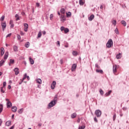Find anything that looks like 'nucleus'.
<instances>
[{
  "label": "nucleus",
  "mask_w": 129,
  "mask_h": 129,
  "mask_svg": "<svg viewBox=\"0 0 129 129\" xmlns=\"http://www.w3.org/2000/svg\"><path fill=\"white\" fill-rule=\"evenodd\" d=\"M15 74V75H18L19 73H20V71L19 70V68H16L14 69Z\"/></svg>",
  "instance_id": "nucleus-8"
},
{
  "label": "nucleus",
  "mask_w": 129,
  "mask_h": 129,
  "mask_svg": "<svg viewBox=\"0 0 129 129\" xmlns=\"http://www.w3.org/2000/svg\"><path fill=\"white\" fill-rule=\"evenodd\" d=\"M13 49L15 52H18V46L16 45L14 46Z\"/></svg>",
  "instance_id": "nucleus-28"
},
{
  "label": "nucleus",
  "mask_w": 129,
  "mask_h": 129,
  "mask_svg": "<svg viewBox=\"0 0 129 129\" xmlns=\"http://www.w3.org/2000/svg\"><path fill=\"white\" fill-rule=\"evenodd\" d=\"M121 23L122 24V25H123V26H124V27H125L126 26V22L124 20H122L121 21Z\"/></svg>",
  "instance_id": "nucleus-23"
},
{
  "label": "nucleus",
  "mask_w": 129,
  "mask_h": 129,
  "mask_svg": "<svg viewBox=\"0 0 129 129\" xmlns=\"http://www.w3.org/2000/svg\"><path fill=\"white\" fill-rule=\"evenodd\" d=\"M26 78H27V74H25L24 75V77H23V81H24V80L25 79H26Z\"/></svg>",
  "instance_id": "nucleus-44"
},
{
  "label": "nucleus",
  "mask_w": 129,
  "mask_h": 129,
  "mask_svg": "<svg viewBox=\"0 0 129 129\" xmlns=\"http://www.w3.org/2000/svg\"><path fill=\"white\" fill-rule=\"evenodd\" d=\"M115 118H116V115L115 114H114L113 116V120L114 121L115 120Z\"/></svg>",
  "instance_id": "nucleus-43"
},
{
  "label": "nucleus",
  "mask_w": 129,
  "mask_h": 129,
  "mask_svg": "<svg viewBox=\"0 0 129 129\" xmlns=\"http://www.w3.org/2000/svg\"><path fill=\"white\" fill-rule=\"evenodd\" d=\"M5 20V16H2L1 18L0 21H3Z\"/></svg>",
  "instance_id": "nucleus-41"
},
{
  "label": "nucleus",
  "mask_w": 129,
  "mask_h": 129,
  "mask_svg": "<svg viewBox=\"0 0 129 129\" xmlns=\"http://www.w3.org/2000/svg\"><path fill=\"white\" fill-rule=\"evenodd\" d=\"M23 112V109H20L18 110V113H22Z\"/></svg>",
  "instance_id": "nucleus-47"
},
{
  "label": "nucleus",
  "mask_w": 129,
  "mask_h": 129,
  "mask_svg": "<svg viewBox=\"0 0 129 129\" xmlns=\"http://www.w3.org/2000/svg\"><path fill=\"white\" fill-rule=\"evenodd\" d=\"M9 24H10V25H11L10 28H13L14 26V21H13V20H10Z\"/></svg>",
  "instance_id": "nucleus-13"
},
{
  "label": "nucleus",
  "mask_w": 129,
  "mask_h": 129,
  "mask_svg": "<svg viewBox=\"0 0 129 129\" xmlns=\"http://www.w3.org/2000/svg\"><path fill=\"white\" fill-rule=\"evenodd\" d=\"M96 72H97V73H100L101 74H103V71H102V70L97 69L96 70Z\"/></svg>",
  "instance_id": "nucleus-15"
},
{
  "label": "nucleus",
  "mask_w": 129,
  "mask_h": 129,
  "mask_svg": "<svg viewBox=\"0 0 129 129\" xmlns=\"http://www.w3.org/2000/svg\"><path fill=\"white\" fill-rule=\"evenodd\" d=\"M1 26L2 27L3 31H5V29L7 28V23H6V22H2Z\"/></svg>",
  "instance_id": "nucleus-5"
},
{
  "label": "nucleus",
  "mask_w": 129,
  "mask_h": 129,
  "mask_svg": "<svg viewBox=\"0 0 129 129\" xmlns=\"http://www.w3.org/2000/svg\"><path fill=\"white\" fill-rule=\"evenodd\" d=\"M76 67H77V65H76V64H73V66L72 67V71H75L76 69Z\"/></svg>",
  "instance_id": "nucleus-10"
},
{
  "label": "nucleus",
  "mask_w": 129,
  "mask_h": 129,
  "mask_svg": "<svg viewBox=\"0 0 129 129\" xmlns=\"http://www.w3.org/2000/svg\"><path fill=\"white\" fill-rule=\"evenodd\" d=\"M25 47H26V48H29V47H30V43L29 42H27L25 44Z\"/></svg>",
  "instance_id": "nucleus-34"
},
{
  "label": "nucleus",
  "mask_w": 129,
  "mask_h": 129,
  "mask_svg": "<svg viewBox=\"0 0 129 129\" xmlns=\"http://www.w3.org/2000/svg\"><path fill=\"white\" fill-rule=\"evenodd\" d=\"M111 92H112L111 90L109 91L107 93L105 94V96H109L110 94H111Z\"/></svg>",
  "instance_id": "nucleus-14"
},
{
  "label": "nucleus",
  "mask_w": 129,
  "mask_h": 129,
  "mask_svg": "<svg viewBox=\"0 0 129 129\" xmlns=\"http://www.w3.org/2000/svg\"><path fill=\"white\" fill-rule=\"evenodd\" d=\"M117 70V66L115 65L113 66V72L114 73H116Z\"/></svg>",
  "instance_id": "nucleus-9"
},
{
  "label": "nucleus",
  "mask_w": 129,
  "mask_h": 129,
  "mask_svg": "<svg viewBox=\"0 0 129 129\" xmlns=\"http://www.w3.org/2000/svg\"><path fill=\"white\" fill-rule=\"evenodd\" d=\"M122 109H123V110H126L127 108H126V107H123L122 108Z\"/></svg>",
  "instance_id": "nucleus-53"
},
{
  "label": "nucleus",
  "mask_w": 129,
  "mask_h": 129,
  "mask_svg": "<svg viewBox=\"0 0 129 129\" xmlns=\"http://www.w3.org/2000/svg\"><path fill=\"white\" fill-rule=\"evenodd\" d=\"M1 56H3V55H4V54H5V48H4V47H2L1 49Z\"/></svg>",
  "instance_id": "nucleus-16"
},
{
  "label": "nucleus",
  "mask_w": 129,
  "mask_h": 129,
  "mask_svg": "<svg viewBox=\"0 0 129 129\" xmlns=\"http://www.w3.org/2000/svg\"><path fill=\"white\" fill-rule=\"evenodd\" d=\"M26 78L28 79V80H30V77H29V76H27Z\"/></svg>",
  "instance_id": "nucleus-55"
},
{
  "label": "nucleus",
  "mask_w": 129,
  "mask_h": 129,
  "mask_svg": "<svg viewBox=\"0 0 129 129\" xmlns=\"http://www.w3.org/2000/svg\"><path fill=\"white\" fill-rule=\"evenodd\" d=\"M85 4V0H81V6H83Z\"/></svg>",
  "instance_id": "nucleus-38"
},
{
  "label": "nucleus",
  "mask_w": 129,
  "mask_h": 129,
  "mask_svg": "<svg viewBox=\"0 0 129 129\" xmlns=\"http://www.w3.org/2000/svg\"><path fill=\"white\" fill-rule=\"evenodd\" d=\"M42 33H43V35H46V32L45 31H43Z\"/></svg>",
  "instance_id": "nucleus-59"
},
{
  "label": "nucleus",
  "mask_w": 129,
  "mask_h": 129,
  "mask_svg": "<svg viewBox=\"0 0 129 129\" xmlns=\"http://www.w3.org/2000/svg\"><path fill=\"white\" fill-rule=\"evenodd\" d=\"M89 21H92L94 19V15L92 14L88 18Z\"/></svg>",
  "instance_id": "nucleus-12"
},
{
  "label": "nucleus",
  "mask_w": 129,
  "mask_h": 129,
  "mask_svg": "<svg viewBox=\"0 0 129 129\" xmlns=\"http://www.w3.org/2000/svg\"><path fill=\"white\" fill-rule=\"evenodd\" d=\"M60 13L61 14H65V9L64 8H62L60 10Z\"/></svg>",
  "instance_id": "nucleus-33"
},
{
  "label": "nucleus",
  "mask_w": 129,
  "mask_h": 129,
  "mask_svg": "<svg viewBox=\"0 0 129 129\" xmlns=\"http://www.w3.org/2000/svg\"><path fill=\"white\" fill-rule=\"evenodd\" d=\"M95 67L96 68H98V69H100V67L97 63L95 64Z\"/></svg>",
  "instance_id": "nucleus-39"
},
{
  "label": "nucleus",
  "mask_w": 129,
  "mask_h": 129,
  "mask_svg": "<svg viewBox=\"0 0 129 129\" xmlns=\"http://www.w3.org/2000/svg\"><path fill=\"white\" fill-rule=\"evenodd\" d=\"M11 123H12V122L11 121H8L6 122V124L7 126H10Z\"/></svg>",
  "instance_id": "nucleus-26"
},
{
  "label": "nucleus",
  "mask_w": 129,
  "mask_h": 129,
  "mask_svg": "<svg viewBox=\"0 0 129 129\" xmlns=\"http://www.w3.org/2000/svg\"><path fill=\"white\" fill-rule=\"evenodd\" d=\"M95 114L97 117H100L101 116V111L100 110H96L95 112Z\"/></svg>",
  "instance_id": "nucleus-3"
},
{
  "label": "nucleus",
  "mask_w": 129,
  "mask_h": 129,
  "mask_svg": "<svg viewBox=\"0 0 129 129\" xmlns=\"http://www.w3.org/2000/svg\"><path fill=\"white\" fill-rule=\"evenodd\" d=\"M85 126L83 125L81 126V129H85Z\"/></svg>",
  "instance_id": "nucleus-56"
},
{
  "label": "nucleus",
  "mask_w": 129,
  "mask_h": 129,
  "mask_svg": "<svg viewBox=\"0 0 129 129\" xmlns=\"http://www.w3.org/2000/svg\"><path fill=\"white\" fill-rule=\"evenodd\" d=\"M94 120L95 122H97V121H98V120H97V118H96V117H95L94 118Z\"/></svg>",
  "instance_id": "nucleus-49"
},
{
  "label": "nucleus",
  "mask_w": 129,
  "mask_h": 129,
  "mask_svg": "<svg viewBox=\"0 0 129 129\" xmlns=\"http://www.w3.org/2000/svg\"><path fill=\"white\" fill-rule=\"evenodd\" d=\"M2 123H3V121H2L1 119H0V126L2 125Z\"/></svg>",
  "instance_id": "nucleus-62"
},
{
  "label": "nucleus",
  "mask_w": 129,
  "mask_h": 129,
  "mask_svg": "<svg viewBox=\"0 0 129 129\" xmlns=\"http://www.w3.org/2000/svg\"><path fill=\"white\" fill-rule=\"evenodd\" d=\"M4 63H5V60H2L0 61V67H2V66H3V65L4 64Z\"/></svg>",
  "instance_id": "nucleus-29"
},
{
  "label": "nucleus",
  "mask_w": 129,
  "mask_h": 129,
  "mask_svg": "<svg viewBox=\"0 0 129 129\" xmlns=\"http://www.w3.org/2000/svg\"><path fill=\"white\" fill-rule=\"evenodd\" d=\"M100 93L101 95H103L104 93L103 92V91L102 90V89H100Z\"/></svg>",
  "instance_id": "nucleus-37"
},
{
  "label": "nucleus",
  "mask_w": 129,
  "mask_h": 129,
  "mask_svg": "<svg viewBox=\"0 0 129 129\" xmlns=\"http://www.w3.org/2000/svg\"><path fill=\"white\" fill-rule=\"evenodd\" d=\"M24 31H25V32H28V29L29 28V25H28V24H27V23H24Z\"/></svg>",
  "instance_id": "nucleus-6"
},
{
  "label": "nucleus",
  "mask_w": 129,
  "mask_h": 129,
  "mask_svg": "<svg viewBox=\"0 0 129 129\" xmlns=\"http://www.w3.org/2000/svg\"><path fill=\"white\" fill-rule=\"evenodd\" d=\"M15 63V60L11 59L10 60L9 66H11V64Z\"/></svg>",
  "instance_id": "nucleus-21"
},
{
  "label": "nucleus",
  "mask_w": 129,
  "mask_h": 129,
  "mask_svg": "<svg viewBox=\"0 0 129 129\" xmlns=\"http://www.w3.org/2000/svg\"><path fill=\"white\" fill-rule=\"evenodd\" d=\"M66 20V17L64 15H61V21L63 22V21Z\"/></svg>",
  "instance_id": "nucleus-20"
},
{
  "label": "nucleus",
  "mask_w": 129,
  "mask_h": 129,
  "mask_svg": "<svg viewBox=\"0 0 129 129\" xmlns=\"http://www.w3.org/2000/svg\"><path fill=\"white\" fill-rule=\"evenodd\" d=\"M6 85H7V82H4L3 83V87H3V88H5Z\"/></svg>",
  "instance_id": "nucleus-42"
},
{
  "label": "nucleus",
  "mask_w": 129,
  "mask_h": 129,
  "mask_svg": "<svg viewBox=\"0 0 129 129\" xmlns=\"http://www.w3.org/2000/svg\"><path fill=\"white\" fill-rule=\"evenodd\" d=\"M4 109V106L3 104H0V113H2L3 110Z\"/></svg>",
  "instance_id": "nucleus-24"
},
{
  "label": "nucleus",
  "mask_w": 129,
  "mask_h": 129,
  "mask_svg": "<svg viewBox=\"0 0 129 129\" xmlns=\"http://www.w3.org/2000/svg\"><path fill=\"white\" fill-rule=\"evenodd\" d=\"M60 62L61 64H63V59H60Z\"/></svg>",
  "instance_id": "nucleus-57"
},
{
  "label": "nucleus",
  "mask_w": 129,
  "mask_h": 129,
  "mask_svg": "<svg viewBox=\"0 0 129 129\" xmlns=\"http://www.w3.org/2000/svg\"><path fill=\"white\" fill-rule=\"evenodd\" d=\"M36 81L38 84H42V80L41 79H38Z\"/></svg>",
  "instance_id": "nucleus-19"
},
{
  "label": "nucleus",
  "mask_w": 129,
  "mask_h": 129,
  "mask_svg": "<svg viewBox=\"0 0 129 129\" xmlns=\"http://www.w3.org/2000/svg\"><path fill=\"white\" fill-rule=\"evenodd\" d=\"M64 30H65V27H63V26H61V27H60V30H61V31H64Z\"/></svg>",
  "instance_id": "nucleus-45"
},
{
  "label": "nucleus",
  "mask_w": 129,
  "mask_h": 129,
  "mask_svg": "<svg viewBox=\"0 0 129 129\" xmlns=\"http://www.w3.org/2000/svg\"><path fill=\"white\" fill-rule=\"evenodd\" d=\"M115 33L117 34V35H118L119 34V32H118V29L116 28L115 29Z\"/></svg>",
  "instance_id": "nucleus-35"
},
{
  "label": "nucleus",
  "mask_w": 129,
  "mask_h": 129,
  "mask_svg": "<svg viewBox=\"0 0 129 129\" xmlns=\"http://www.w3.org/2000/svg\"><path fill=\"white\" fill-rule=\"evenodd\" d=\"M116 57L117 59H120L121 58V53H119V54L116 55Z\"/></svg>",
  "instance_id": "nucleus-25"
},
{
  "label": "nucleus",
  "mask_w": 129,
  "mask_h": 129,
  "mask_svg": "<svg viewBox=\"0 0 129 129\" xmlns=\"http://www.w3.org/2000/svg\"><path fill=\"white\" fill-rule=\"evenodd\" d=\"M15 128V125H13L10 129H14Z\"/></svg>",
  "instance_id": "nucleus-58"
},
{
  "label": "nucleus",
  "mask_w": 129,
  "mask_h": 129,
  "mask_svg": "<svg viewBox=\"0 0 129 129\" xmlns=\"http://www.w3.org/2000/svg\"><path fill=\"white\" fill-rule=\"evenodd\" d=\"M56 86V82L53 81L52 83L51 84V89H55V87Z\"/></svg>",
  "instance_id": "nucleus-7"
},
{
  "label": "nucleus",
  "mask_w": 129,
  "mask_h": 129,
  "mask_svg": "<svg viewBox=\"0 0 129 129\" xmlns=\"http://www.w3.org/2000/svg\"><path fill=\"white\" fill-rule=\"evenodd\" d=\"M11 36H12V33L9 34L7 36V38H8V37H11Z\"/></svg>",
  "instance_id": "nucleus-52"
},
{
  "label": "nucleus",
  "mask_w": 129,
  "mask_h": 129,
  "mask_svg": "<svg viewBox=\"0 0 129 129\" xmlns=\"http://www.w3.org/2000/svg\"><path fill=\"white\" fill-rule=\"evenodd\" d=\"M4 87H1V92H2L3 93H5V90H4Z\"/></svg>",
  "instance_id": "nucleus-46"
},
{
  "label": "nucleus",
  "mask_w": 129,
  "mask_h": 129,
  "mask_svg": "<svg viewBox=\"0 0 129 129\" xmlns=\"http://www.w3.org/2000/svg\"><path fill=\"white\" fill-rule=\"evenodd\" d=\"M29 61H30L31 64L32 65H33V64H34V59H32V58H31V57H29Z\"/></svg>",
  "instance_id": "nucleus-22"
},
{
  "label": "nucleus",
  "mask_w": 129,
  "mask_h": 129,
  "mask_svg": "<svg viewBox=\"0 0 129 129\" xmlns=\"http://www.w3.org/2000/svg\"><path fill=\"white\" fill-rule=\"evenodd\" d=\"M100 9H101V10H102L103 9V6L101 5L100 7Z\"/></svg>",
  "instance_id": "nucleus-60"
},
{
  "label": "nucleus",
  "mask_w": 129,
  "mask_h": 129,
  "mask_svg": "<svg viewBox=\"0 0 129 129\" xmlns=\"http://www.w3.org/2000/svg\"><path fill=\"white\" fill-rule=\"evenodd\" d=\"M77 114L75 113H73L71 115L72 118H75V117L77 116Z\"/></svg>",
  "instance_id": "nucleus-27"
},
{
  "label": "nucleus",
  "mask_w": 129,
  "mask_h": 129,
  "mask_svg": "<svg viewBox=\"0 0 129 129\" xmlns=\"http://www.w3.org/2000/svg\"><path fill=\"white\" fill-rule=\"evenodd\" d=\"M112 24L113 26H116V20H113L112 21Z\"/></svg>",
  "instance_id": "nucleus-36"
},
{
  "label": "nucleus",
  "mask_w": 129,
  "mask_h": 129,
  "mask_svg": "<svg viewBox=\"0 0 129 129\" xmlns=\"http://www.w3.org/2000/svg\"><path fill=\"white\" fill-rule=\"evenodd\" d=\"M67 18H69V17H71V12L67 13Z\"/></svg>",
  "instance_id": "nucleus-32"
},
{
  "label": "nucleus",
  "mask_w": 129,
  "mask_h": 129,
  "mask_svg": "<svg viewBox=\"0 0 129 129\" xmlns=\"http://www.w3.org/2000/svg\"><path fill=\"white\" fill-rule=\"evenodd\" d=\"M17 107L16 106H13L12 107V110L13 112H16V111H17Z\"/></svg>",
  "instance_id": "nucleus-18"
},
{
  "label": "nucleus",
  "mask_w": 129,
  "mask_h": 129,
  "mask_svg": "<svg viewBox=\"0 0 129 129\" xmlns=\"http://www.w3.org/2000/svg\"><path fill=\"white\" fill-rule=\"evenodd\" d=\"M57 99H58V96L55 95L53 101H51L48 104V108H51V107H53V106H55V104L57 103Z\"/></svg>",
  "instance_id": "nucleus-1"
},
{
  "label": "nucleus",
  "mask_w": 129,
  "mask_h": 129,
  "mask_svg": "<svg viewBox=\"0 0 129 129\" xmlns=\"http://www.w3.org/2000/svg\"><path fill=\"white\" fill-rule=\"evenodd\" d=\"M53 14H51L49 16L50 20H53Z\"/></svg>",
  "instance_id": "nucleus-48"
},
{
  "label": "nucleus",
  "mask_w": 129,
  "mask_h": 129,
  "mask_svg": "<svg viewBox=\"0 0 129 129\" xmlns=\"http://www.w3.org/2000/svg\"><path fill=\"white\" fill-rule=\"evenodd\" d=\"M41 36H42V33L41 32V31H39L38 34L37 38H41Z\"/></svg>",
  "instance_id": "nucleus-30"
},
{
  "label": "nucleus",
  "mask_w": 129,
  "mask_h": 129,
  "mask_svg": "<svg viewBox=\"0 0 129 129\" xmlns=\"http://www.w3.org/2000/svg\"><path fill=\"white\" fill-rule=\"evenodd\" d=\"M20 34H21V35L22 36H24V35H25V33H23V32H21Z\"/></svg>",
  "instance_id": "nucleus-54"
},
{
  "label": "nucleus",
  "mask_w": 129,
  "mask_h": 129,
  "mask_svg": "<svg viewBox=\"0 0 129 129\" xmlns=\"http://www.w3.org/2000/svg\"><path fill=\"white\" fill-rule=\"evenodd\" d=\"M15 18H16V21H20V20H21V19L22 18V17L19 16V15L18 14H16L15 15Z\"/></svg>",
  "instance_id": "nucleus-11"
},
{
  "label": "nucleus",
  "mask_w": 129,
  "mask_h": 129,
  "mask_svg": "<svg viewBox=\"0 0 129 129\" xmlns=\"http://www.w3.org/2000/svg\"><path fill=\"white\" fill-rule=\"evenodd\" d=\"M36 6H37V7H39L40 4L39 3H36Z\"/></svg>",
  "instance_id": "nucleus-63"
},
{
  "label": "nucleus",
  "mask_w": 129,
  "mask_h": 129,
  "mask_svg": "<svg viewBox=\"0 0 129 129\" xmlns=\"http://www.w3.org/2000/svg\"><path fill=\"white\" fill-rule=\"evenodd\" d=\"M8 57H9V52H6L5 54L4 59L6 60L8 59Z\"/></svg>",
  "instance_id": "nucleus-17"
},
{
  "label": "nucleus",
  "mask_w": 129,
  "mask_h": 129,
  "mask_svg": "<svg viewBox=\"0 0 129 129\" xmlns=\"http://www.w3.org/2000/svg\"><path fill=\"white\" fill-rule=\"evenodd\" d=\"M64 32L65 33V34H67V33H69V29L65 28L64 30Z\"/></svg>",
  "instance_id": "nucleus-31"
},
{
  "label": "nucleus",
  "mask_w": 129,
  "mask_h": 129,
  "mask_svg": "<svg viewBox=\"0 0 129 129\" xmlns=\"http://www.w3.org/2000/svg\"><path fill=\"white\" fill-rule=\"evenodd\" d=\"M6 101H7V106L8 108H10V107H12V102L10 101V99H6Z\"/></svg>",
  "instance_id": "nucleus-4"
},
{
  "label": "nucleus",
  "mask_w": 129,
  "mask_h": 129,
  "mask_svg": "<svg viewBox=\"0 0 129 129\" xmlns=\"http://www.w3.org/2000/svg\"><path fill=\"white\" fill-rule=\"evenodd\" d=\"M17 38L19 40H21V36L19 35H17Z\"/></svg>",
  "instance_id": "nucleus-51"
},
{
  "label": "nucleus",
  "mask_w": 129,
  "mask_h": 129,
  "mask_svg": "<svg viewBox=\"0 0 129 129\" xmlns=\"http://www.w3.org/2000/svg\"><path fill=\"white\" fill-rule=\"evenodd\" d=\"M8 88L9 89H11V85H9Z\"/></svg>",
  "instance_id": "nucleus-64"
},
{
  "label": "nucleus",
  "mask_w": 129,
  "mask_h": 129,
  "mask_svg": "<svg viewBox=\"0 0 129 129\" xmlns=\"http://www.w3.org/2000/svg\"><path fill=\"white\" fill-rule=\"evenodd\" d=\"M77 122H80V118H78V119L77 120Z\"/></svg>",
  "instance_id": "nucleus-61"
},
{
  "label": "nucleus",
  "mask_w": 129,
  "mask_h": 129,
  "mask_svg": "<svg viewBox=\"0 0 129 129\" xmlns=\"http://www.w3.org/2000/svg\"><path fill=\"white\" fill-rule=\"evenodd\" d=\"M56 44L57 46H58V47H60V41H57Z\"/></svg>",
  "instance_id": "nucleus-50"
},
{
  "label": "nucleus",
  "mask_w": 129,
  "mask_h": 129,
  "mask_svg": "<svg viewBox=\"0 0 129 129\" xmlns=\"http://www.w3.org/2000/svg\"><path fill=\"white\" fill-rule=\"evenodd\" d=\"M77 52L75 51L73 52V54L74 55V56H77Z\"/></svg>",
  "instance_id": "nucleus-40"
},
{
  "label": "nucleus",
  "mask_w": 129,
  "mask_h": 129,
  "mask_svg": "<svg viewBox=\"0 0 129 129\" xmlns=\"http://www.w3.org/2000/svg\"><path fill=\"white\" fill-rule=\"evenodd\" d=\"M113 45V42L112 41V39H109L106 44V47L107 48H111V46Z\"/></svg>",
  "instance_id": "nucleus-2"
}]
</instances>
